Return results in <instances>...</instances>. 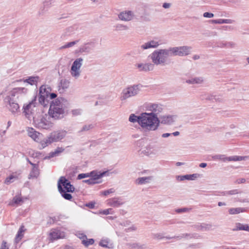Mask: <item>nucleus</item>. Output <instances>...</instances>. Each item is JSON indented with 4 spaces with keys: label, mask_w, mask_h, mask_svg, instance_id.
Here are the masks:
<instances>
[{
    "label": "nucleus",
    "mask_w": 249,
    "mask_h": 249,
    "mask_svg": "<svg viewBox=\"0 0 249 249\" xmlns=\"http://www.w3.org/2000/svg\"><path fill=\"white\" fill-rule=\"evenodd\" d=\"M196 174H193L192 175H185L181 177V180H183L184 179H189V180H193L194 179V178H196Z\"/></svg>",
    "instance_id": "obj_44"
},
{
    "label": "nucleus",
    "mask_w": 249,
    "mask_h": 249,
    "mask_svg": "<svg viewBox=\"0 0 249 249\" xmlns=\"http://www.w3.org/2000/svg\"><path fill=\"white\" fill-rule=\"evenodd\" d=\"M187 210L186 208H183V209H179L177 210V212L178 213H181V212H186Z\"/></svg>",
    "instance_id": "obj_61"
},
{
    "label": "nucleus",
    "mask_w": 249,
    "mask_h": 249,
    "mask_svg": "<svg viewBox=\"0 0 249 249\" xmlns=\"http://www.w3.org/2000/svg\"><path fill=\"white\" fill-rule=\"evenodd\" d=\"M90 50L91 48L89 47V44H86L80 47L79 51L81 53H89L90 52Z\"/></svg>",
    "instance_id": "obj_38"
},
{
    "label": "nucleus",
    "mask_w": 249,
    "mask_h": 249,
    "mask_svg": "<svg viewBox=\"0 0 249 249\" xmlns=\"http://www.w3.org/2000/svg\"><path fill=\"white\" fill-rule=\"evenodd\" d=\"M19 174H12L10 175L9 177H7L4 183L6 184H9L12 182H13L15 180L18 178V176Z\"/></svg>",
    "instance_id": "obj_25"
},
{
    "label": "nucleus",
    "mask_w": 249,
    "mask_h": 249,
    "mask_svg": "<svg viewBox=\"0 0 249 249\" xmlns=\"http://www.w3.org/2000/svg\"><path fill=\"white\" fill-rule=\"evenodd\" d=\"M50 240L52 241L60 238H63L65 236V233L64 231H61L58 229H53L49 234Z\"/></svg>",
    "instance_id": "obj_14"
},
{
    "label": "nucleus",
    "mask_w": 249,
    "mask_h": 249,
    "mask_svg": "<svg viewBox=\"0 0 249 249\" xmlns=\"http://www.w3.org/2000/svg\"><path fill=\"white\" fill-rule=\"evenodd\" d=\"M244 211V209L242 208H231L229 210V212L231 214L239 213H240L243 212Z\"/></svg>",
    "instance_id": "obj_33"
},
{
    "label": "nucleus",
    "mask_w": 249,
    "mask_h": 249,
    "mask_svg": "<svg viewBox=\"0 0 249 249\" xmlns=\"http://www.w3.org/2000/svg\"><path fill=\"white\" fill-rule=\"evenodd\" d=\"M109 210H110V209H107V210H105L104 211H103V213L104 214H108L109 213Z\"/></svg>",
    "instance_id": "obj_62"
},
{
    "label": "nucleus",
    "mask_w": 249,
    "mask_h": 249,
    "mask_svg": "<svg viewBox=\"0 0 249 249\" xmlns=\"http://www.w3.org/2000/svg\"><path fill=\"white\" fill-rule=\"evenodd\" d=\"M237 230H244L249 232V226L248 225H243L241 224H238L237 226Z\"/></svg>",
    "instance_id": "obj_40"
},
{
    "label": "nucleus",
    "mask_w": 249,
    "mask_h": 249,
    "mask_svg": "<svg viewBox=\"0 0 249 249\" xmlns=\"http://www.w3.org/2000/svg\"><path fill=\"white\" fill-rule=\"evenodd\" d=\"M248 159V156H234L230 157L227 158V160L229 161H239V160H246Z\"/></svg>",
    "instance_id": "obj_29"
},
{
    "label": "nucleus",
    "mask_w": 249,
    "mask_h": 249,
    "mask_svg": "<svg viewBox=\"0 0 249 249\" xmlns=\"http://www.w3.org/2000/svg\"><path fill=\"white\" fill-rule=\"evenodd\" d=\"M146 110L150 112H148L155 117H158V116L161 113L163 110L162 107L161 105L156 104H150L147 105L146 107Z\"/></svg>",
    "instance_id": "obj_10"
},
{
    "label": "nucleus",
    "mask_w": 249,
    "mask_h": 249,
    "mask_svg": "<svg viewBox=\"0 0 249 249\" xmlns=\"http://www.w3.org/2000/svg\"><path fill=\"white\" fill-rule=\"evenodd\" d=\"M57 184L59 191H65L69 193H72L74 191V186L64 177L60 178Z\"/></svg>",
    "instance_id": "obj_6"
},
{
    "label": "nucleus",
    "mask_w": 249,
    "mask_h": 249,
    "mask_svg": "<svg viewBox=\"0 0 249 249\" xmlns=\"http://www.w3.org/2000/svg\"><path fill=\"white\" fill-rule=\"evenodd\" d=\"M214 16V15L213 13L205 12L203 14V17L205 18H211Z\"/></svg>",
    "instance_id": "obj_54"
},
{
    "label": "nucleus",
    "mask_w": 249,
    "mask_h": 249,
    "mask_svg": "<svg viewBox=\"0 0 249 249\" xmlns=\"http://www.w3.org/2000/svg\"><path fill=\"white\" fill-rule=\"evenodd\" d=\"M51 4V2L49 1H46L44 2V6H49Z\"/></svg>",
    "instance_id": "obj_64"
},
{
    "label": "nucleus",
    "mask_w": 249,
    "mask_h": 249,
    "mask_svg": "<svg viewBox=\"0 0 249 249\" xmlns=\"http://www.w3.org/2000/svg\"><path fill=\"white\" fill-rule=\"evenodd\" d=\"M33 105V104L30 103L28 105H27L26 107H24V113H25V115L27 118H30V116L29 115V111L31 107V106Z\"/></svg>",
    "instance_id": "obj_39"
},
{
    "label": "nucleus",
    "mask_w": 249,
    "mask_h": 249,
    "mask_svg": "<svg viewBox=\"0 0 249 249\" xmlns=\"http://www.w3.org/2000/svg\"><path fill=\"white\" fill-rule=\"evenodd\" d=\"M140 119V115L139 116H136L134 114H131L129 117V121L132 123L137 122L139 124V122Z\"/></svg>",
    "instance_id": "obj_36"
},
{
    "label": "nucleus",
    "mask_w": 249,
    "mask_h": 249,
    "mask_svg": "<svg viewBox=\"0 0 249 249\" xmlns=\"http://www.w3.org/2000/svg\"><path fill=\"white\" fill-rule=\"evenodd\" d=\"M170 55L169 49H161L154 51L151 55V58L156 65H164L167 58Z\"/></svg>",
    "instance_id": "obj_3"
},
{
    "label": "nucleus",
    "mask_w": 249,
    "mask_h": 249,
    "mask_svg": "<svg viewBox=\"0 0 249 249\" xmlns=\"http://www.w3.org/2000/svg\"><path fill=\"white\" fill-rule=\"evenodd\" d=\"M67 132L65 130H58L52 132L49 135L53 142H57L63 139Z\"/></svg>",
    "instance_id": "obj_12"
},
{
    "label": "nucleus",
    "mask_w": 249,
    "mask_h": 249,
    "mask_svg": "<svg viewBox=\"0 0 249 249\" xmlns=\"http://www.w3.org/2000/svg\"><path fill=\"white\" fill-rule=\"evenodd\" d=\"M56 96L57 95L55 93L50 92L49 100L54 99L56 97Z\"/></svg>",
    "instance_id": "obj_57"
},
{
    "label": "nucleus",
    "mask_w": 249,
    "mask_h": 249,
    "mask_svg": "<svg viewBox=\"0 0 249 249\" xmlns=\"http://www.w3.org/2000/svg\"><path fill=\"white\" fill-rule=\"evenodd\" d=\"M137 229L136 226L129 221H125V232H130L135 231Z\"/></svg>",
    "instance_id": "obj_20"
},
{
    "label": "nucleus",
    "mask_w": 249,
    "mask_h": 249,
    "mask_svg": "<svg viewBox=\"0 0 249 249\" xmlns=\"http://www.w3.org/2000/svg\"><path fill=\"white\" fill-rule=\"evenodd\" d=\"M246 181V179L245 178H239L238 179H237L235 183H236V184H240V183H243L244 182H245Z\"/></svg>",
    "instance_id": "obj_55"
},
{
    "label": "nucleus",
    "mask_w": 249,
    "mask_h": 249,
    "mask_svg": "<svg viewBox=\"0 0 249 249\" xmlns=\"http://www.w3.org/2000/svg\"><path fill=\"white\" fill-rule=\"evenodd\" d=\"M107 172H96L95 171H92L90 173V177H93V179H96L101 178L103 177L106 174Z\"/></svg>",
    "instance_id": "obj_27"
},
{
    "label": "nucleus",
    "mask_w": 249,
    "mask_h": 249,
    "mask_svg": "<svg viewBox=\"0 0 249 249\" xmlns=\"http://www.w3.org/2000/svg\"><path fill=\"white\" fill-rule=\"evenodd\" d=\"M70 82L66 80L62 79L61 80L59 87L63 89H67L69 86Z\"/></svg>",
    "instance_id": "obj_34"
},
{
    "label": "nucleus",
    "mask_w": 249,
    "mask_h": 249,
    "mask_svg": "<svg viewBox=\"0 0 249 249\" xmlns=\"http://www.w3.org/2000/svg\"><path fill=\"white\" fill-rule=\"evenodd\" d=\"M0 249H9L7 243L5 241H3Z\"/></svg>",
    "instance_id": "obj_53"
},
{
    "label": "nucleus",
    "mask_w": 249,
    "mask_h": 249,
    "mask_svg": "<svg viewBox=\"0 0 249 249\" xmlns=\"http://www.w3.org/2000/svg\"><path fill=\"white\" fill-rule=\"evenodd\" d=\"M123 27H124V26H123V25L119 24H118L116 26V30H123Z\"/></svg>",
    "instance_id": "obj_60"
},
{
    "label": "nucleus",
    "mask_w": 249,
    "mask_h": 249,
    "mask_svg": "<svg viewBox=\"0 0 249 249\" xmlns=\"http://www.w3.org/2000/svg\"><path fill=\"white\" fill-rule=\"evenodd\" d=\"M153 178L151 176L147 177L139 178L136 180V183L138 184H142L149 182Z\"/></svg>",
    "instance_id": "obj_23"
},
{
    "label": "nucleus",
    "mask_w": 249,
    "mask_h": 249,
    "mask_svg": "<svg viewBox=\"0 0 249 249\" xmlns=\"http://www.w3.org/2000/svg\"><path fill=\"white\" fill-rule=\"evenodd\" d=\"M115 191V189L114 188H111V189H109L108 190H106V191H104L103 192H102L101 193V194L104 195V196H107L108 195L110 194H111V193H114Z\"/></svg>",
    "instance_id": "obj_45"
},
{
    "label": "nucleus",
    "mask_w": 249,
    "mask_h": 249,
    "mask_svg": "<svg viewBox=\"0 0 249 249\" xmlns=\"http://www.w3.org/2000/svg\"><path fill=\"white\" fill-rule=\"evenodd\" d=\"M83 182L84 183H88L89 184H93L95 183L94 179H93V178H90L88 179L84 180H83Z\"/></svg>",
    "instance_id": "obj_51"
},
{
    "label": "nucleus",
    "mask_w": 249,
    "mask_h": 249,
    "mask_svg": "<svg viewBox=\"0 0 249 249\" xmlns=\"http://www.w3.org/2000/svg\"><path fill=\"white\" fill-rule=\"evenodd\" d=\"M108 204L113 207H119L124 203L123 201L119 198H114L108 200Z\"/></svg>",
    "instance_id": "obj_18"
},
{
    "label": "nucleus",
    "mask_w": 249,
    "mask_h": 249,
    "mask_svg": "<svg viewBox=\"0 0 249 249\" xmlns=\"http://www.w3.org/2000/svg\"><path fill=\"white\" fill-rule=\"evenodd\" d=\"M81 235V236H79V238L82 239V243L86 247H88L89 245H92L94 243V241L93 239H89L88 240L86 235L83 234H82Z\"/></svg>",
    "instance_id": "obj_22"
},
{
    "label": "nucleus",
    "mask_w": 249,
    "mask_h": 249,
    "mask_svg": "<svg viewBox=\"0 0 249 249\" xmlns=\"http://www.w3.org/2000/svg\"><path fill=\"white\" fill-rule=\"evenodd\" d=\"M77 42H78V41H74L69 42L67 44H65V45L62 46L60 48V49H65V48H68L71 47L73 46H74L75 44H76Z\"/></svg>",
    "instance_id": "obj_43"
},
{
    "label": "nucleus",
    "mask_w": 249,
    "mask_h": 249,
    "mask_svg": "<svg viewBox=\"0 0 249 249\" xmlns=\"http://www.w3.org/2000/svg\"><path fill=\"white\" fill-rule=\"evenodd\" d=\"M24 226H22L19 228L18 234L15 238V240L16 242H19V241L21 239L23 236V232L24 231Z\"/></svg>",
    "instance_id": "obj_31"
},
{
    "label": "nucleus",
    "mask_w": 249,
    "mask_h": 249,
    "mask_svg": "<svg viewBox=\"0 0 249 249\" xmlns=\"http://www.w3.org/2000/svg\"><path fill=\"white\" fill-rule=\"evenodd\" d=\"M228 47H233L235 46V43L233 42H229L227 43Z\"/></svg>",
    "instance_id": "obj_63"
},
{
    "label": "nucleus",
    "mask_w": 249,
    "mask_h": 249,
    "mask_svg": "<svg viewBox=\"0 0 249 249\" xmlns=\"http://www.w3.org/2000/svg\"><path fill=\"white\" fill-rule=\"evenodd\" d=\"M53 141H52L51 139L50 138V136H49L47 138L40 142V144L41 145V147L40 149L44 148L49 144L53 143Z\"/></svg>",
    "instance_id": "obj_26"
},
{
    "label": "nucleus",
    "mask_w": 249,
    "mask_h": 249,
    "mask_svg": "<svg viewBox=\"0 0 249 249\" xmlns=\"http://www.w3.org/2000/svg\"><path fill=\"white\" fill-rule=\"evenodd\" d=\"M4 101L5 103L9 105V109L13 114L19 111V107L17 100H14V99L10 98L9 97H6Z\"/></svg>",
    "instance_id": "obj_11"
},
{
    "label": "nucleus",
    "mask_w": 249,
    "mask_h": 249,
    "mask_svg": "<svg viewBox=\"0 0 249 249\" xmlns=\"http://www.w3.org/2000/svg\"><path fill=\"white\" fill-rule=\"evenodd\" d=\"M23 200L21 197L19 196H16L12 199L11 201L9 202V205L12 206H14L16 205L19 204L21 202H22Z\"/></svg>",
    "instance_id": "obj_24"
},
{
    "label": "nucleus",
    "mask_w": 249,
    "mask_h": 249,
    "mask_svg": "<svg viewBox=\"0 0 249 249\" xmlns=\"http://www.w3.org/2000/svg\"><path fill=\"white\" fill-rule=\"evenodd\" d=\"M203 82L202 77H196L187 81L190 84H201Z\"/></svg>",
    "instance_id": "obj_30"
},
{
    "label": "nucleus",
    "mask_w": 249,
    "mask_h": 249,
    "mask_svg": "<svg viewBox=\"0 0 249 249\" xmlns=\"http://www.w3.org/2000/svg\"><path fill=\"white\" fill-rule=\"evenodd\" d=\"M138 67L140 69V71H146L153 70L154 67V64L151 63H147L145 64H141L138 65Z\"/></svg>",
    "instance_id": "obj_19"
},
{
    "label": "nucleus",
    "mask_w": 249,
    "mask_h": 249,
    "mask_svg": "<svg viewBox=\"0 0 249 249\" xmlns=\"http://www.w3.org/2000/svg\"><path fill=\"white\" fill-rule=\"evenodd\" d=\"M118 18L120 19L123 20L124 19V14L123 12H121L118 15Z\"/></svg>",
    "instance_id": "obj_58"
},
{
    "label": "nucleus",
    "mask_w": 249,
    "mask_h": 249,
    "mask_svg": "<svg viewBox=\"0 0 249 249\" xmlns=\"http://www.w3.org/2000/svg\"><path fill=\"white\" fill-rule=\"evenodd\" d=\"M64 113L63 105L61 99H57L53 101L50 105L49 114L50 116L54 119H58L63 117Z\"/></svg>",
    "instance_id": "obj_2"
},
{
    "label": "nucleus",
    "mask_w": 249,
    "mask_h": 249,
    "mask_svg": "<svg viewBox=\"0 0 249 249\" xmlns=\"http://www.w3.org/2000/svg\"><path fill=\"white\" fill-rule=\"evenodd\" d=\"M38 79V77H30L28 79L26 80V82L28 83V84L33 85L34 84H36Z\"/></svg>",
    "instance_id": "obj_41"
},
{
    "label": "nucleus",
    "mask_w": 249,
    "mask_h": 249,
    "mask_svg": "<svg viewBox=\"0 0 249 249\" xmlns=\"http://www.w3.org/2000/svg\"><path fill=\"white\" fill-rule=\"evenodd\" d=\"M159 45L158 42L151 40L149 42L145 43L144 44L141 46V48L145 50L151 48H157Z\"/></svg>",
    "instance_id": "obj_17"
},
{
    "label": "nucleus",
    "mask_w": 249,
    "mask_h": 249,
    "mask_svg": "<svg viewBox=\"0 0 249 249\" xmlns=\"http://www.w3.org/2000/svg\"><path fill=\"white\" fill-rule=\"evenodd\" d=\"M135 17L134 13L131 11L125 12V21H130L132 20Z\"/></svg>",
    "instance_id": "obj_35"
},
{
    "label": "nucleus",
    "mask_w": 249,
    "mask_h": 249,
    "mask_svg": "<svg viewBox=\"0 0 249 249\" xmlns=\"http://www.w3.org/2000/svg\"><path fill=\"white\" fill-rule=\"evenodd\" d=\"M71 112L73 115L77 116L81 114L82 111L80 109H75L72 110Z\"/></svg>",
    "instance_id": "obj_49"
},
{
    "label": "nucleus",
    "mask_w": 249,
    "mask_h": 249,
    "mask_svg": "<svg viewBox=\"0 0 249 249\" xmlns=\"http://www.w3.org/2000/svg\"><path fill=\"white\" fill-rule=\"evenodd\" d=\"M51 91V88L48 86L42 85L40 87L38 101L43 106L46 107L49 104V94Z\"/></svg>",
    "instance_id": "obj_5"
},
{
    "label": "nucleus",
    "mask_w": 249,
    "mask_h": 249,
    "mask_svg": "<svg viewBox=\"0 0 249 249\" xmlns=\"http://www.w3.org/2000/svg\"><path fill=\"white\" fill-rule=\"evenodd\" d=\"M239 192L238 190L237 189L231 190L228 192H226L224 194V195H232L238 194Z\"/></svg>",
    "instance_id": "obj_47"
},
{
    "label": "nucleus",
    "mask_w": 249,
    "mask_h": 249,
    "mask_svg": "<svg viewBox=\"0 0 249 249\" xmlns=\"http://www.w3.org/2000/svg\"><path fill=\"white\" fill-rule=\"evenodd\" d=\"M173 117V116L171 115L162 116L159 119L161 124H170L174 121Z\"/></svg>",
    "instance_id": "obj_16"
},
{
    "label": "nucleus",
    "mask_w": 249,
    "mask_h": 249,
    "mask_svg": "<svg viewBox=\"0 0 249 249\" xmlns=\"http://www.w3.org/2000/svg\"><path fill=\"white\" fill-rule=\"evenodd\" d=\"M160 121L158 117H155L148 112L140 114L139 124L143 129L148 131L156 130L160 125Z\"/></svg>",
    "instance_id": "obj_1"
},
{
    "label": "nucleus",
    "mask_w": 249,
    "mask_h": 249,
    "mask_svg": "<svg viewBox=\"0 0 249 249\" xmlns=\"http://www.w3.org/2000/svg\"><path fill=\"white\" fill-rule=\"evenodd\" d=\"M232 20L230 19H219L217 20H212V22L215 24H222V23H231Z\"/></svg>",
    "instance_id": "obj_32"
},
{
    "label": "nucleus",
    "mask_w": 249,
    "mask_h": 249,
    "mask_svg": "<svg viewBox=\"0 0 249 249\" xmlns=\"http://www.w3.org/2000/svg\"><path fill=\"white\" fill-rule=\"evenodd\" d=\"M108 242L107 240H102L99 243L100 246L103 247L107 248Z\"/></svg>",
    "instance_id": "obj_50"
},
{
    "label": "nucleus",
    "mask_w": 249,
    "mask_h": 249,
    "mask_svg": "<svg viewBox=\"0 0 249 249\" xmlns=\"http://www.w3.org/2000/svg\"><path fill=\"white\" fill-rule=\"evenodd\" d=\"M51 117L45 114L41 115L37 117H35L34 119V123L35 125L40 129H49L53 126V123L51 121Z\"/></svg>",
    "instance_id": "obj_4"
},
{
    "label": "nucleus",
    "mask_w": 249,
    "mask_h": 249,
    "mask_svg": "<svg viewBox=\"0 0 249 249\" xmlns=\"http://www.w3.org/2000/svg\"><path fill=\"white\" fill-rule=\"evenodd\" d=\"M171 3H166V2H165V3H164L163 4L162 6H163V8H164L166 9V8H170V6H171Z\"/></svg>",
    "instance_id": "obj_59"
},
{
    "label": "nucleus",
    "mask_w": 249,
    "mask_h": 249,
    "mask_svg": "<svg viewBox=\"0 0 249 249\" xmlns=\"http://www.w3.org/2000/svg\"><path fill=\"white\" fill-rule=\"evenodd\" d=\"M93 125L92 124H88L85 125L83 126L82 129L79 131V132H83L85 131H88L93 128Z\"/></svg>",
    "instance_id": "obj_46"
},
{
    "label": "nucleus",
    "mask_w": 249,
    "mask_h": 249,
    "mask_svg": "<svg viewBox=\"0 0 249 249\" xmlns=\"http://www.w3.org/2000/svg\"><path fill=\"white\" fill-rule=\"evenodd\" d=\"M27 89L24 88H17L13 89L9 92V95L6 97H9L10 98L14 99L17 101L22 99L27 92Z\"/></svg>",
    "instance_id": "obj_8"
},
{
    "label": "nucleus",
    "mask_w": 249,
    "mask_h": 249,
    "mask_svg": "<svg viewBox=\"0 0 249 249\" xmlns=\"http://www.w3.org/2000/svg\"><path fill=\"white\" fill-rule=\"evenodd\" d=\"M83 59L82 58L76 59L73 63L71 69V75L75 78H77L80 75V68L82 66Z\"/></svg>",
    "instance_id": "obj_9"
},
{
    "label": "nucleus",
    "mask_w": 249,
    "mask_h": 249,
    "mask_svg": "<svg viewBox=\"0 0 249 249\" xmlns=\"http://www.w3.org/2000/svg\"><path fill=\"white\" fill-rule=\"evenodd\" d=\"M64 151V149L62 148H57L55 151L53 153V155H56Z\"/></svg>",
    "instance_id": "obj_52"
},
{
    "label": "nucleus",
    "mask_w": 249,
    "mask_h": 249,
    "mask_svg": "<svg viewBox=\"0 0 249 249\" xmlns=\"http://www.w3.org/2000/svg\"><path fill=\"white\" fill-rule=\"evenodd\" d=\"M154 238L157 239H161L163 238L162 235L160 233H156L154 235Z\"/></svg>",
    "instance_id": "obj_56"
},
{
    "label": "nucleus",
    "mask_w": 249,
    "mask_h": 249,
    "mask_svg": "<svg viewBox=\"0 0 249 249\" xmlns=\"http://www.w3.org/2000/svg\"><path fill=\"white\" fill-rule=\"evenodd\" d=\"M27 131L28 136L35 142H38L42 137V134L36 131L33 128L29 127Z\"/></svg>",
    "instance_id": "obj_13"
},
{
    "label": "nucleus",
    "mask_w": 249,
    "mask_h": 249,
    "mask_svg": "<svg viewBox=\"0 0 249 249\" xmlns=\"http://www.w3.org/2000/svg\"><path fill=\"white\" fill-rule=\"evenodd\" d=\"M39 172L37 166L33 167L32 171L30 173L29 178H36L39 175Z\"/></svg>",
    "instance_id": "obj_28"
},
{
    "label": "nucleus",
    "mask_w": 249,
    "mask_h": 249,
    "mask_svg": "<svg viewBox=\"0 0 249 249\" xmlns=\"http://www.w3.org/2000/svg\"><path fill=\"white\" fill-rule=\"evenodd\" d=\"M90 177V173H86V174H80L77 176V179H81L84 178H88Z\"/></svg>",
    "instance_id": "obj_48"
},
{
    "label": "nucleus",
    "mask_w": 249,
    "mask_h": 249,
    "mask_svg": "<svg viewBox=\"0 0 249 249\" xmlns=\"http://www.w3.org/2000/svg\"><path fill=\"white\" fill-rule=\"evenodd\" d=\"M139 91V89L138 85L128 87L125 90V98L137 95Z\"/></svg>",
    "instance_id": "obj_15"
},
{
    "label": "nucleus",
    "mask_w": 249,
    "mask_h": 249,
    "mask_svg": "<svg viewBox=\"0 0 249 249\" xmlns=\"http://www.w3.org/2000/svg\"><path fill=\"white\" fill-rule=\"evenodd\" d=\"M62 196L67 200H71L72 198V196L71 194L67 193V191H59Z\"/></svg>",
    "instance_id": "obj_42"
},
{
    "label": "nucleus",
    "mask_w": 249,
    "mask_h": 249,
    "mask_svg": "<svg viewBox=\"0 0 249 249\" xmlns=\"http://www.w3.org/2000/svg\"><path fill=\"white\" fill-rule=\"evenodd\" d=\"M127 248L130 249H146L147 247L144 244L140 243H132L127 244Z\"/></svg>",
    "instance_id": "obj_21"
},
{
    "label": "nucleus",
    "mask_w": 249,
    "mask_h": 249,
    "mask_svg": "<svg viewBox=\"0 0 249 249\" xmlns=\"http://www.w3.org/2000/svg\"><path fill=\"white\" fill-rule=\"evenodd\" d=\"M212 227V225L210 224H202L198 228V229L202 231L209 230Z\"/></svg>",
    "instance_id": "obj_37"
},
{
    "label": "nucleus",
    "mask_w": 249,
    "mask_h": 249,
    "mask_svg": "<svg viewBox=\"0 0 249 249\" xmlns=\"http://www.w3.org/2000/svg\"><path fill=\"white\" fill-rule=\"evenodd\" d=\"M191 47L186 46L173 47L169 49L171 55H178L182 56L188 55L191 50Z\"/></svg>",
    "instance_id": "obj_7"
}]
</instances>
